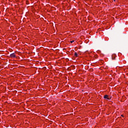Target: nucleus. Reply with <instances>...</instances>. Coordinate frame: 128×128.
Masks as SVG:
<instances>
[{
  "label": "nucleus",
  "mask_w": 128,
  "mask_h": 128,
  "mask_svg": "<svg viewBox=\"0 0 128 128\" xmlns=\"http://www.w3.org/2000/svg\"><path fill=\"white\" fill-rule=\"evenodd\" d=\"M10 56V58H16V54L14 53L11 54Z\"/></svg>",
  "instance_id": "obj_1"
},
{
  "label": "nucleus",
  "mask_w": 128,
  "mask_h": 128,
  "mask_svg": "<svg viewBox=\"0 0 128 128\" xmlns=\"http://www.w3.org/2000/svg\"><path fill=\"white\" fill-rule=\"evenodd\" d=\"M104 98H107V100H110V98H108V96L105 95L104 96Z\"/></svg>",
  "instance_id": "obj_2"
},
{
  "label": "nucleus",
  "mask_w": 128,
  "mask_h": 128,
  "mask_svg": "<svg viewBox=\"0 0 128 128\" xmlns=\"http://www.w3.org/2000/svg\"><path fill=\"white\" fill-rule=\"evenodd\" d=\"M112 60H116V55H112Z\"/></svg>",
  "instance_id": "obj_3"
},
{
  "label": "nucleus",
  "mask_w": 128,
  "mask_h": 128,
  "mask_svg": "<svg viewBox=\"0 0 128 128\" xmlns=\"http://www.w3.org/2000/svg\"><path fill=\"white\" fill-rule=\"evenodd\" d=\"M74 56H78V53L75 52L74 53Z\"/></svg>",
  "instance_id": "obj_4"
},
{
  "label": "nucleus",
  "mask_w": 128,
  "mask_h": 128,
  "mask_svg": "<svg viewBox=\"0 0 128 128\" xmlns=\"http://www.w3.org/2000/svg\"><path fill=\"white\" fill-rule=\"evenodd\" d=\"M74 42V40L70 41V43H71V44H72V43Z\"/></svg>",
  "instance_id": "obj_5"
},
{
  "label": "nucleus",
  "mask_w": 128,
  "mask_h": 128,
  "mask_svg": "<svg viewBox=\"0 0 128 128\" xmlns=\"http://www.w3.org/2000/svg\"><path fill=\"white\" fill-rule=\"evenodd\" d=\"M121 116H122V115H121Z\"/></svg>",
  "instance_id": "obj_6"
},
{
  "label": "nucleus",
  "mask_w": 128,
  "mask_h": 128,
  "mask_svg": "<svg viewBox=\"0 0 128 128\" xmlns=\"http://www.w3.org/2000/svg\"><path fill=\"white\" fill-rule=\"evenodd\" d=\"M114 0V2H116V0Z\"/></svg>",
  "instance_id": "obj_7"
}]
</instances>
